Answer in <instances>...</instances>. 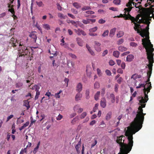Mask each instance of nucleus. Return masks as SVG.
<instances>
[{"mask_svg": "<svg viewBox=\"0 0 154 154\" xmlns=\"http://www.w3.org/2000/svg\"><path fill=\"white\" fill-rule=\"evenodd\" d=\"M134 24L135 25L134 27V29L135 31H137V32L138 33H140V34L141 31H140L138 29V28L140 27V25L137 24L136 22H134Z\"/></svg>", "mask_w": 154, "mask_h": 154, "instance_id": "obj_15", "label": "nucleus"}, {"mask_svg": "<svg viewBox=\"0 0 154 154\" xmlns=\"http://www.w3.org/2000/svg\"><path fill=\"white\" fill-rule=\"evenodd\" d=\"M23 105L27 107V109H28L30 107V106L29 105V102L28 100L24 101Z\"/></svg>", "mask_w": 154, "mask_h": 154, "instance_id": "obj_29", "label": "nucleus"}, {"mask_svg": "<svg viewBox=\"0 0 154 154\" xmlns=\"http://www.w3.org/2000/svg\"><path fill=\"white\" fill-rule=\"evenodd\" d=\"M113 55L116 58H118L120 54V52L118 51H115L113 52Z\"/></svg>", "mask_w": 154, "mask_h": 154, "instance_id": "obj_32", "label": "nucleus"}, {"mask_svg": "<svg viewBox=\"0 0 154 154\" xmlns=\"http://www.w3.org/2000/svg\"><path fill=\"white\" fill-rule=\"evenodd\" d=\"M57 9L60 11H61L62 7L60 6V5L59 3H57Z\"/></svg>", "mask_w": 154, "mask_h": 154, "instance_id": "obj_64", "label": "nucleus"}, {"mask_svg": "<svg viewBox=\"0 0 154 154\" xmlns=\"http://www.w3.org/2000/svg\"><path fill=\"white\" fill-rule=\"evenodd\" d=\"M87 113L85 112H83L80 115V118L81 119H84L86 116Z\"/></svg>", "mask_w": 154, "mask_h": 154, "instance_id": "obj_50", "label": "nucleus"}, {"mask_svg": "<svg viewBox=\"0 0 154 154\" xmlns=\"http://www.w3.org/2000/svg\"><path fill=\"white\" fill-rule=\"evenodd\" d=\"M112 116V112H109L106 116V119L107 120H109L111 118Z\"/></svg>", "mask_w": 154, "mask_h": 154, "instance_id": "obj_35", "label": "nucleus"}, {"mask_svg": "<svg viewBox=\"0 0 154 154\" xmlns=\"http://www.w3.org/2000/svg\"><path fill=\"white\" fill-rule=\"evenodd\" d=\"M81 146V142L79 141L77 144L75 146V148L76 149L77 152L78 154H79L80 153V150L79 148Z\"/></svg>", "mask_w": 154, "mask_h": 154, "instance_id": "obj_20", "label": "nucleus"}, {"mask_svg": "<svg viewBox=\"0 0 154 154\" xmlns=\"http://www.w3.org/2000/svg\"><path fill=\"white\" fill-rule=\"evenodd\" d=\"M100 91H97L94 95V99L95 100H97L99 99V97L100 95Z\"/></svg>", "mask_w": 154, "mask_h": 154, "instance_id": "obj_30", "label": "nucleus"}, {"mask_svg": "<svg viewBox=\"0 0 154 154\" xmlns=\"http://www.w3.org/2000/svg\"><path fill=\"white\" fill-rule=\"evenodd\" d=\"M63 118V116L60 114H59L58 117H57L56 119L57 120L59 121L60 120Z\"/></svg>", "mask_w": 154, "mask_h": 154, "instance_id": "obj_58", "label": "nucleus"}, {"mask_svg": "<svg viewBox=\"0 0 154 154\" xmlns=\"http://www.w3.org/2000/svg\"><path fill=\"white\" fill-rule=\"evenodd\" d=\"M125 16H126V18L125 19V20H130L131 21V23L137 22L138 20V18L136 19L134 18L133 17H132L129 14H128V15H125Z\"/></svg>", "mask_w": 154, "mask_h": 154, "instance_id": "obj_8", "label": "nucleus"}, {"mask_svg": "<svg viewBox=\"0 0 154 154\" xmlns=\"http://www.w3.org/2000/svg\"><path fill=\"white\" fill-rule=\"evenodd\" d=\"M74 30L75 32L79 35H83L85 36L86 35V33L81 29H75Z\"/></svg>", "mask_w": 154, "mask_h": 154, "instance_id": "obj_9", "label": "nucleus"}, {"mask_svg": "<svg viewBox=\"0 0 154 154\" xmlns=\"http://www.w3.org/2000/svg\"><path fill=\"white\" fill-rule=\"evenodd\" d=\"M28 39L27 38L26 40H25L24 42H20L19 46H26L27 45V42Z\"/></svg>", "mask_w": 154, "mask_h": 154, "instance_id": "obj_23", "label": "nucleus"}, {"mask_svg": "<svg viewBox=\"0 0 154 154\" xmlns=\"http://www.w3.org/2000/svg\"><path fill=\"white\" fill-rule=\"evenodd\" d=\"M91 9V8L89 6H84L82 8V11H84L87 10H90Z\"/></svg>", "mask_w": 154, "mask_h": 154, "instance_id": "obj_48", "label": "nucleus"}, {"mask_svg": "<svg viewBox=\"0 0 154 154\" xmlns=\"http://www.w3.org/2000/svg\"><path fill=\"white\" fill-rule=\"evenodd\" d=\"M139 104L141 106H140L138 108V110L137 112L136 116L134 118V121L132 122L130 126L131 127L137 132L139 131L142 127V124L144 120V116L146 113H143L142 108L145 107V103H140Z\"/></svg>", "mask_w": 154, "mask_h": 154, "instance_id": "obj_3", "label": "nucleus"}, {"mask_svg": "<svg viewBox=\"0 0 154 154\" xmlns=\"http://www.w3.org/2000/svg\"><path fill=\"white\" fill-rule=\"evenodd\" d=\"M29 122H26V123L24 124L23 126H22L19 128V130L20 131L22 130L25 127L28 126L29 125Z\"/></svg>", "mask_w": 154, "mask_h": 154, "instance_id": "obj_34", "label": "nucleus"}, {"mask_svg": "<svg viewBox=\"0 0 154 154\" xmlns=\"http://www.w3.org/2000/svg\"><path fill=\"white\" fill-rule=\"evenodd\" d=\"M145 87V85L144 84H139L138 86H136V88H144Z\"/></svg>", "mask_w": 154, "mask_h": 154, "instance_id": "obj_44", "label": "nucleus"}, {"mask_svg": "<svg viewBox=\"0 0 154 154\" xmlns=\"http://www.w3.org/2000/svg\"><path fill=\"white\" fill-rule=\"evenodd\" d=\"M136 132L131 127L129 126L125 132V135L128 137V143H124V137L122 135L117 137L116 142L120 147V152L118 154H128L131 150L133 146V135Z\"/></svg>", "mask_w": 154, "mask_h": 154, "instance_id": "obj_1", "label": "nucleus"}, {"mask_svg": "<svg viewBox=\"0 0 154 154\" xmlns=\"http://www.w3.org/2000/svg\"><path fill=\"white\" fill-rule=\"evenodd\" d=\"M62 91L61 90H60L59 92L56 93L55 94V96L57 98H60V94L62 92Z\"/></svg>", "mask_w": 154, "mask_h": 154, "instance_id": "obj_47", "label": "nucleus"}, {"mask_svg": "<svg viewBox=\"0 0 154 154\" xmlns=\"http://www.w3.org/2000/svg\"><path fill=\"white\" fill-rule=\"evenodd\" d=\"M125 15H127L126 13H125V14H124V15H123L122 14H120V15L119 16H115L114 17V18L115 17H118V18H120V17H124L126 18V16H125Z\"/></svg>", "mask_w": 154, "mask_h": 154, "instance_id": "obj_45", "label": "nucleus"}, {"mask_svg": "<svg viewBox=\"0 0 154 154\" xmlns=\"http://www.w3.org/2000/svg\"><path fill=\"white\" fill-rule=\"evenodd\" d=\"M124 34V32L122 31H119L116 34L117 37L119 38L123 36Z\"/></svg>", "mask_w": 154, "mask_h": 154, "instance_id": "obj_26", "label": "nucleus"}, {"mask_svg": "<svg viewBox=\"0 0 154 154\" xmlns=\"http://www.w3.org/2000/svg\"><path fill=\"white\" fill-rule=\"evenodd\" d=\"M8 11L10 12L12 14H15V11L14 9L13 8L8 9Z\"/></svg>", "mask_w": 154, "mask_h": 154, "instance_id": "obj_53", "label": "nucleus"}, {"mask_svg": "<svg viewBox=\"0 0 154 154\" xmlns=\"http://www.w3.org/2000/svg\"><path fill=\"white\" fill-rule=\"evenodd\" d=\"M73 6L77 9H78L81 7L79 4L77 2H74L73 3Z\"/></svg>", "mask_w": 154, "mask_h": 154, "instance_id": "obj_39", "label": "nucleus"}, {"mask_svg": "<svg viewBox=\"0 0 154 154\" xmlns=\"http://www.w3.org/2000/svg\"><path fill=\"white\" fill-rule=\"evenodd\" d=\"M17 41L16 39H15L14 38H12L10 39L9 42L12 45V46L14 47L18 44Z\"/></svg>", "mask_w": 154, "mask_h": 154, "instance_id": "obj_12", "label": "nucleus"}, {"mask_svg": "<svg viewBox=\"0 0 154 154\" xmlns=\"http://www.w3.org/2000/svg\"><path fill=\"white\" fill-rule=\"evenodd\" d=\"M51 48L49 50V53H50V54H53L54 56L55 55H56V51H53L51 52Z\"/></svg>", "mask_w": 154, "mask_h": 154, "instance_id": "obj_55", "label": "nucleus"}, {"mask_svg": "<svg viewBox=\"0 0 154 154\" xmlns=\"http://www.w3.org/2000/svg\"><path fill=\"white\" fill-rule=\"evenodd\" d=\"M14 117V115H11L10 116H9L7 118L6 122H8V121L10 120L12 118Z\"/></svg>", "mask_w": 154, "mask_h": 154, "instance_id": "obj_63", "label": "nucleus"}, {"mask_svg": "<svg viewBox=\"0 0 154 154\" xmlns=\"http://www.w3.org/2000/svg\"><path fill=\"white\" fill-rule=\"evenodd\" d=\"M29 49L26 46H21L20 48L19 51V54L17 55V57L23 56L24 57L25 55H28L30 53L29 52Z\"/></svg>", "mask_w": 154, "mask_h": 154, "instance_id": "obj_5", "label": "nucleus"}, {"mask_svg": "<svg viewBox=\"0 0 154 154\" xmlns=\"http://www.w3.org/2000/svg\"><path fill=\"white\" fill-rule=\"evenodd\" d=\"M29 36L32 39V41L35 42H36L37 38V36L36 34L33 32H32L29 35Z\"/></svg>", "mask_w": 154, "mask_h": 154, "instance_id": "obj_17", "label": "nucleus"}, {"mask_svg": "<svg viewBox=\"0 0 154 154\" xmlns=\"http://www.w3.org/2000/svg\"><path fill=\"white\" fill-rule=\"evenodd\" d=\"M85 94L86 98L87 99H88L89 97V89H88L86 90Z\"/></svg>", "mask_w": 154, "mask_h": 154, "instance_id": "obj_42", "label": "nucleus"}, {"mask_svg": "<svg viewBox=\"0 0 154 154\" xmlns=\"http://www.w3.org/2000/svg\"><path fill=\"white\" fill-rule=\"evenodd\" d=\"M74 110L78 113H80L83 111V109L80 108L79 105H77L74 107Z\"/></svg>", "mask_w": 154, "mask_h": 154, "instance_id": "obj_10", "label": "nucleus"}, {"mask_svg": "<svg viewBox=\"0 0 154 154\" xmlns=\"http://www.w3.org/2000/svg\"><path fill=\"white\" fill-rule=\"evenodd\" d=\"M97 29V27L96 26L89 29V32H94L96 31Z\"/></svg>", "mask_w": 154, "mask_h": 154, "instance_id": "obj_49", "label": "nucleus"}, {"mask_svg": "<svg viewBox=\"0 0 154 154\" xmlns=\"http://www.w3.org/2000/svg\"><path fill=\"white\" fill-rule=\"evenodd\" d=\"M149 70L147 72V80L146 81V83L145 84V86L147 87L146 88L145 87L143 89L145 97H140L139 98L140 99L139 100L140 103H143L147 102L149 99L148 98V94L150 92V90L151 89L152 86L151 83L149 82L150 81V78L151 76L152 72V68H148Z\"/></svg>", "mask_w": 154, "mask_h": 154, "instance_id": "obj_4", "label": "nucleus"}, {"mask_svg": "<svg viewBox=\"0 0 154 154\" xmlns=\"http://www.w3.org/2000/svg\"><path fill=\"white\" fill-rule=\"evenodd\" d=\"M105 20L102 19H100L98 21V23L100 24H103L105 22Z\"/></svg>", "mask_w": 154, "mask_h": 154, "instance_id": "obj_59", "label": "nucleus"}, {"mask_svg": "<svg viewBox=\"0 0 154 154\" xmlns=\"http://www.w3.org/2000/svg\"><path fill=\"white\" fill-rule=\"evenodd\" d=\"M76 41L78 45L82 47L83 45V41L80 38H76Z\"/></svg>", "mask_w": 154, "mask_h": 154, "instance_id": "obj_18", "label": "nucleus"}, {"mask_svg": "<svg viewBox=\"0 0 154 154\" xmlns=\"http://www.w3.org/2000/svg\"><path fill=\"white\" fill-rule=\"evenodd\" d=\"M79 120V117L78 116H76L71 121V123L72 124H74L75 123L78 121Z\"/></svg>", "mask_w": 154, "mask_h": 154, "instance_id": "obj_36", "label": "nucleus"}, {"mask_svg": "<svg viewBox=\"0 0 154 154\" xmlns=\"http://www.w3.org/2000/svg\"><path fill=\"white\" fill-rule=\"evenodd\" d=\"M101 44L97 42H95V50L98 52L101 51V48L100 47Z\"/></svg>", "mask_w": 154, "mask_h": 154, "instance_id": "obj_13", "label": "nucleus"}, {"mask_svg": "<svg viewBox=\"0 0 154 154\" xmlns=\"http://www.w3.org/2000/svg\"><path fill=\"white\" fill-rule=\"evenodd\" d=\"M122 115H121L119 116H118L117 118H115V121L117 122V121H120V120L122 119Z\"/></svg>", "mask_w": 154, "mask_h": 154, "instance_id": "obj_43", "label": "nucleus"}, {"mask_svg": "<svg viewBox=\"0 0 154 154\" xmlns=\"http://www.w3.org/2000/svg\"><path fill=\"white\" fill-rule=\"evenodd\" d=\"M121 2L120 0H114L113 3L116 5H118L120 4Z\"/></svg>", "mask_w": 154, "mask_h": 154, "instance_id": "obj_52", "label": "nucleus"}, {"mask_svg": "<svg viewBox=\"0 0 154 154\" xmlns=\"http://www.w3.org/2000/svg\"><path fill=\"white\" fill-rule=\"evenodd\" d=\"M57 16L58 17L61 19H65L66 16L62 13H57Z\"/></svg>", "mask_w": 154, "mask_h": 154, "instance_id": "obj_31", "label": "nucleus"}, {"mask_svg": "<svg viewBox=\"0 0 154 154\" xmlns=\"http://www.w3.org/2000/svg\"><path fill=\"white\" fill-rule=\"evenodd\" d=\"M149 26H147L145 29H142L140 32V35L143 37H145L146 38L142 39V44L146 50L147 58L148 60L149 64L147 65L148 67H152V64L154 62L153 53L154 49L153 48V45L151 44L149 40Z\"/></svg>", "mask_w": 154, "mask_h": 154, "instance_id": "obj_2", "label": "nucleus"}, {"mask_svg": "<svg viewBox=\"0 0 154 154\" xmlns=\"http://www.w3.org/2000/svg\"><path fill=\"white\" fill-rule=\"evenodd\" d=\"M82 89V85L81 83H79L76 87V91L78 92H80Z\"/></svg>", "mask_w": 154, "mask_h": 154, "instance_id": "obj_22", "label": "nucleus"}, {"mask_svg": "<svg viewBox=\"0 0 154 154\" xmlns=\"http://www.w3.org/2000/svg\"><path fill=\"white\" fill-rule=\"evenodd\" d=\"M82 97V94L80 93V92H78L75 95V100L76 101H78L81 100V98Z\"/></svg>", "mask_w": 154, "mask_h": 154, "instance_id": "obj_21", "label": "nucleus"}, {"mask_svg": "<svg viewBox=\"0 0 154 154\" xmlns=\"http://www.w3.org/2000/svg\"><path fill=\"white\" fill-rule=\"evenodd\" d=\"M100 105L103 108H104L106 107V101L105 98H103L101 99Z\"/></svg>", "mask_w": 154, "mask_h": 154, "instance_id": "obj_14", "label": "nucleus"}, {"mask_svg": "<svg viewBox=\"0 0 154 154\" xmlns=\"http://www.w3.org/2000/svg\"><path fill=\"white\" fill-rule=\"evenodd\" d=\"M141 75H138L137 74H133L131 77V79H133L134 80H135V83L134 84V86H137V81L136 80V79L137 78H141Z\"/></svg>", "mask_w": 154, "mask_h": 154, "instance_id": "obj_11", "label": "nucleus"}, {"mask_svg": "<svg viewBox=\"0 0 154 154\" xmlns=\"http://www.w3.org/2000/svg\"><path fill=\"white\" fill-rule=\"evenodd\" d=\"M37 85H35L34 86V88H33V89H34V88L35 89V91H36V94L35 97V100H36L38 98V96L40 94L39 91H38V90L37 89Z\"/></svg>", "mask_w": 154, "mask_h": 154, "instance_id": "obj_16", "label": "nucleus"}, {"mask_svg": "<svg viewBox=\"0 0 154 154\" xmlns=\"http://www.w3.org/2000/svg\"><path fill=\"white\" fill-rule=\"evenodd\" d=\"M89 20V19H87L86 20H83L82 22L84 24H85L89 23H90Z\"/></svg>", "mask_w": 154, "mask_h": 154, "instance_id": "obj_41", "label": "nucleus"}, {"mask_svg": "<svg viewBox=\"0 0 154 154\" xmlns=\"http://www.w3.org/2000/svg\"><path fill=\"white\" fill-rule=\"evenodd\" d=\"M106 98L107 100H110L112 103H114L116 100L115 96L112 93H108L107 94Z\"/></svg>", "mask_w": 154, "mask_h": 154, "instance_id": "obj_7", "label": "nucleus"}, {"mask_svg": "<svg viewBox=\"0 0 154 154\" xmlns=\"http://www.w3.org/2000/svg\"><path fill=\"white\" fill-rule=\"evenodd\" d=\"M43 26V27L47 30H49L50 29V25L48 24H44L42 25Z\"/></svg>", "mask_w": 154, "mask_h": 154, "instance_id": "obj_37", "label": "nucleus"}, {"mask_svg": "<svg viewBox=\"0 0 154 154\" xmlns=\"http://www.w3.org/2000/svg\"><path fill=\"white\" fill-rule=\"evenodd\" d=\"M135 3L133 2L131 0H129V2L126 5V6L129 8L132 7V4H133L134 5Z\"/></svg>", "mask_w": 154, "mask_h": 154, "instance_id": "obj_28", "label": "nucleus"}, {"mask_svg": "<svg viewBox=\"0 0 154 154\" xmlns=\"http://www.w3.org/2000/svg\"><path fill=\"white\" fill-rule=\"evenodd\" d=\"M124 42V39L123 38L120 39L117 42V44L118 45H120L122 44Z\"/></svg>", "mask_w": 154, "mask_h": 154, "instance_id": "obj_46", "label": "nucleus"}, {"mask_svg": "<svg viewBox=\"0 0 154 154\" xmlns=\"http://www.w3.org/2000/svg\"><path fill=\"white\" fill-rule=\"evenodd\" d=\"M130 45L131 46L134 47H136L137 46V44L134 42H131Z\"/></svg>", "mask_w": 154, "mask_h": 154, "instance_id": "obj_60", "label": "nucleus"}, {"mask_svg": "<svg viewBox=\"0 0 154 154\" xmlns=\"http://www.w3.org/2000/svg\"><path fill=\"white\" fill-rule=\"evenodd\" d=\"M138 23H143L144 24H145L147 25V26H149V24L150 23V22L148 21L147 20H145L144 21V20H140L138 22Z\"/></svg>", "mask_w": 154, "mask_h": 154, "instance_id": "obj_27", "label": "nucleus"}, {"mask_svg": "<svg viewBox=\"0 0 154 154\" xmlns=\"http://www.w3.org/2000/svg\"><path fill=\"white\" fill-rule=\"evenodd\" d=\"M153 11H152L150 9L148 8H145V10L144 11V12L146 14L145 18L146 20L148 21L151 20L152 19V17L150 16V15L151 14L153 13Z\"/></svg>", "mask_w": 154, "mask_h": 154, "instance_id": "obj_6", "label": "nucleus"}, {"mask_svg": "<svg viewBox=\"0 0 154 154\" xmlns=\"http://www.w3.org/2000/svg\"><path fill=\"white\" fill-rule=\"evenodd\" d=\"M94 86V88H98L99 87V83L97 82H96L95 83Z\"/></svg>", "mask_w": 154, "mask_h": 154, "instance_id": "obj_54", "label": "nucleus"}, {"mask_svg": "<svg viewBox=\"0 0 154 154\" xmlns=\"http://www.w3.org/2000/svg\"><path fill=\"white\" fill-rule=\"evenodd\" d=\"M133 8V7H128V8H124V10L125 11V13H126V12H128V14H129V12L130 11H131V9Z\"/></svg>", "mask_w": 154, "mask_h": 154, "instance_id": "obj_38", "label": "nucleus"}, {"mask_svg": "<svg viewBox=\"0 0 154 154\" xmlns=\"http://www.w3.org/2000/svg\"><path fill=\"white\" fill-rule=\"evenodd\" d=\"M66 22L68 23H71L73 25L75 26L76 27H77V25L76 22L73 20H67Z\"/></svg>", "mask_w": 154, "mask_h": 154, "instance_id": "obj_24", "label": "nucleus"}, {"mask_svg": "<svg viewBox=\"0 0 154 154\" xmlns=\"http://www.w3.org/2000/svg\"><path fill=\"white\" fill-rule=\"evenodd\" d=\"M134 58V56L132 54H129L127 56L126 60L128 62H131L132 60Z\"/></svg>", "mask_w": 154, "mask_h": 154, "instance_id": "obj_25", "label": "nucleus"}, {"mask_svg": "<svg viewBox=\"0 0 154 154\" xmlns=\"http://www.w3.org/2000/svg\"><path fill=\"white\" fill-rule=\"evenodd\" d=\"M93 32H89V34L91 36H96L97 35V34L96 33H93Z\"/></svg>", "mask_w": 154, "mask_h": 154, "instance_id": "obj_56", "label": "nucleus"}, {"mask_svg": "<svg viewBox=\"0 0 154 154\" xmlns=\"http://www.w3.org/2000/svg\"><path fill=\"white\" fill-rule=\"evenodd\" d=\"M116 30V28H115L111 29L109 34V36L111 37H112L114 35Z\"/></svg>", "mask_w": 154, "mask_h": 154, "instance_id": "obj_19", "label": "nucleus"}, {"mask_svg": "<svg viewBox=\"0 0 154 154\" xmlns=\"http://www.w3.org/2000/svg\"><path fill=\"white\" fill-rule=\"evenodd\" d=\"M118 49L120 51L123 52L127 50V48L122 46H120L119 47Z\"/></svg>", "mask_w": 154, "mask_h": 154, "instance_id": "obj_33", "label": "nucleus"}, {"mask_svg": "<svg viewBox=\"0 0 154 154\" xmlns=\"http://www.w3.org/2000/svg\"><path fill=\"white\" fill-rule=\"evenodd\" d=\"M36 3L39 7L43 6L44 5L42 2L41 1L39 2H36Z\"/></svg>", "mask_w": 154, "mask_h": 154, "instance_id": "obj_51", "label": "nucleus"}, {"mask_svg": "<svg viewBox=\"0 0 154 154\" xmlns=\"http://www.w3.org/2000/svg\"><path fill=\"white\" fill-rule=\"evenodd\" d=\"M85 13L86 14H94V11L90 10L87 11H86Z\"/></svg>", "mask_w": 154, "mask_h": 154, "instance_id": "obj_57", "label": "nucleus"}, {"mask_svg": "<svg viewBox=\"0 0 154 154\" xmlns=\"http://www.w3.org/2000/svg\"><path fill=\"white\" fill-rule=\"evenodd\" d=\"M109 33V31L108 30H106L104 31L103 33L102 34V36L103 37H105L107 36Z\"/></svg>", "mask_w": 154, "mask_h": 154, "instance_id": "obj_40", "label": "nucleus"}, {"mask_svg": "<svg viewBox=\"0 0 154 154\" xmlns=\"http://www.w3.org/2000/svg\"><path fill=\"white\" fill-rule=\"evenodd\" d=\"M109 63L110 66H112L115 64V63L113 60H111L109 61Z\"/></svg>", "mask_w": 154, "mask_h": 154, "instance_id": "obj_61", "label": "nucleus"}, {"mask_svg": "<svg viewBox=\"0 0 154 154\" xmlns=\"http://www.w3.org/2000/svg\"><path fill=\"white\" fill-rule=\"evenodd\" d=\"M69 55L72 58L75 59L76 58V56L75 55L73 54L72 53L69 54Z\"/></svg>", "mask_w": 154, "mask_h": 154, "instance_id": "obj_62", "label": "nucleus"}]
</instances>
